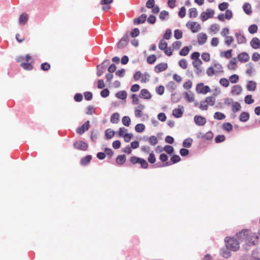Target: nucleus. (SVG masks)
Returning <instances> with one entry per match:
<instances>
[{"label":"nucleus","mask_w":260,"mask_h":260,"mask_svg":"<svg viewBox=\"0 0 260 260\" xmlns=\"http://www.w3.org/2000/svg\"><path fill=\"white\" fill-rule=\"evenodd\" d=\"M251 260H260V248L253 250L251 254Z\"/></svg>","instance_id":"5701e85b"},{"label":"nucleus","mask_w":260,"mask_h":260,"mask_svg":"<svg viewBox=\"0 0 260 260\" xmlns=\"http://www.w3.org/2000/svg\"><path fill=\"white\" fill-rule=\"evenodd\" d=\"M213 66L216 68L217 71H218L219 72H223V68L221 64L218 63L217 61H214L213 62Z\"/></svg>","instance_id":"6e6d98bb"},{"label":"nucleus","mask_w":260,"mask_h":260,"mask_svg":"<svg viewBox=\"0 0 260 260\" xmlns=\"http://www.w3.org/2000/svg\"><path fill=\"white\" fill-rule=\"evenodd\" d=\"M205 102L207 104L213 106L215 104V98L213 96H208L206 98Z\"/></svg>","instance_id":"ea45409f"},{"label":"nucleus","mask_w":260,"mask_h":260,"mask_svg":"<svg viewBox=\"0 0 260 260\" xmlns=\"http://www.w3.org/2000/svg\"><path fill=\"white\" fill-rule=\"evenodd\" d=\"M119 114L118 113H113L111 116L110 121L113 123H117L119 121Z\"/></svg>","instance_id":"2f4dec72"},{"label":"nucleus","mask_w":260,"mask_h":260,"mask_svg":"<svg viewBox=\"0 0 260 260\" xmlns=\"http://www.w3.org/2000/svg\"><path fill=\"white\" fill-rule=\"evenodd\" d=\"M129 37L128 32H126L117 43V47L120 49L124 48L129 42Z\"/></svg>","instance_id":"20e7f679"},{"label":"nucleus","mask_w":260,"mask_h":260,"mask_svg":"<svg viewBox=\"0 0 260 260\" xmlns=\"http://www.w3.org/2000/svg\"><path fill=\"white\" fill-rule=\"evenodd\" d=\"M116 131H105V139L109 140L112 138L116 134Z\"/></svg>","instance_id":"72a5a7b5"},{"label":"nucleus","mask_w":260,"mask_h":260,"mask_svg":"<svg viewBox=\"0 0 260 260\" xmlns=\"http://www.w3.org/2000/svg\"><path fill=\"white\" fill-rule=\"evenodd\" d=\"M186 26L191 29L193 33H196L201 29V26L196 22L189 21L186 23Z\"/></svg>","instance_id":"0eeeda50"},{"label":"nucleus","mask_w":260,"mask_h":260,"mask_svg":"<svg viewBox=\"0 0 260 260\" xmlns=\"http://www.w3.org/2000/svg\"><path fill=\"white\" fill-rule=\"evenodd\" d=\"M185 96L186 99L189 102H192L194 100V95L191 93H189L188 92H185Z\"/></svg>","instance_id":"680f3d73"},{"label":"nucleus","mask_w":260,"mask_h":260,"mask_svg":"<svg viewBox=\"0 0 260 260\" xmlns=\"http://www.w3.org/2000/svg\"><path fill=\"white\" fill-rule=\"evenodd\" d=\"M174 37L176 39L178 40L182 37V32L180 29H176L174 31Z\"/></svg>","instance_id":"603ef678"},{"label":"nucleus","mask_w":260,"mask_h":260,"mask_svg":"<svg viewBox=\"0 0 260 260\" xmlns=\"http://www.w3.org/2000/svg\"><path fill=\"white\" fill-rule=\"evenodd\" d=\"M193 142L192 139L188 138L183 140L182 145L185 148H190Z\"/></svg>","instance_id":"c756f323"},{"label":"nucleus","mask_w":260,"mask_h":260,"mask_svg":"<svg viewBox=\"0 0 260 260\" xmlns=\"http://www.w3.org/2000/svg\"><path fill=\"white\" fill-rule=\"evenodd\" d=\"M171 166V163L170 162H166L164 163H161L160 162H158L156 163L154 166L155 168H161V167H165L167 166Z\"/></svg>","instance_id":"5fc2aeb1"},{"label":"nucleus","mask_w":260,"mask_h":260,"mask_svg":"<svg viewBox=\"0 0 260 260\" xmlns=\"http://www.w3.org/2000/svg\"><path fill=\"white\" fill-rule=\"evenodd\" d=\"M191 49V46L183 47L179 51V54L181 56H186Z\"/></svg>","instance_id":"a878e982"},{"label":"nucleus","mask_w":260,"mask_h":260,"mask_svg":"<svg viewBox=\"0 0 260 260\" xmlns=\"http://www.w3.org/2000/svg\"><path fill=\"white\" fill-rule=\"evenodd\" d=\"M122 122L124 125L128 126L130 124L131 118L129 116H125L122 118Z\"/></svg>","instance_id":"8fccbe9b"},{"label":"nucleus","mask_w":260,"mask_h":260,"mask_svg":"<svg viewBox=\"0 0 260 260\" xmlns=\"http://www.w3.org/2000/svg\"><path fill=\"white\" fill-rule=\"evenodd\" d=\"M231 249L228 248L226 246L220 249V253L221 255L224 258H228L231 256Z\"/></svg>","instance_id":"f3484780"},{"label":"nucleus","mask_w":260,"mask_h":260,"mask_svg":"<svg viewBox=\"0 0 260 260\" xmlns=\"http://www.w3.org/2000/svg\"><path fill=\"white\" fill-rule=\"evenodd\" d=\"M246 88L249 91H254L256 88V83L253 81H249L246 85Z\"/></svg>","instance_id":"c85d7f7f"},{"label":"nucleus","mask_w":260,"mask_h":260,"mask_svg":"<svg viewBox=\"0 0 260 260\" xmlns=\"http://www.w3.org/2000/svg\"><path fill=\"white\" fill-rule=\"evenodd\" d=\"M250 44L251 47L254 49L260 48V40L257 38H253L250 41Z\"/></svg>","instance_id":"4468645a"},{"label":"nucleus","mask_w":260,"mask_h":260,"mask_svg":"<svg viewBox=\"0 0 260 260\" xmlns=\"http://www.w3.org/2000/svg\"><path fill=\"white\" fill-rule=\"evenodd\" d=\"M196 91L198 93L205 94L210 92L211 89L209 86H204L203 83H200L197 85Z\"/></svg>","instance_id":"39448f33"},{"label":"nucleus","mask_w":260,"mask_h":260,"mask_svg":"<svg viewBox=\"0 0 260 260\" xmlns=\"http://www.w3.org/2000/svg\"><path fill=\"white\" fill-rule=\"evenodd\" d=\"M232 50L230 49L226 51L221 52L220 55L221 56H224L226 58H230L232 57Z\"/></svg>","instance_id":"3c124183"},{"label":"nucleus","mask_w":260,"mask_h":260,"mask_svg":"<svg viewBox=\"0 0 260 260\" xmlns=\"http://www.w3.org/2000/svg\"><path fill=\"white\" fill-rule=\"evenodd\" d=\"M28 20V15L25 13H23L19 16V22L21 25H24Z\"/></svg>","instance_id":"cd10ccee"},{"label":"nucleus","mask_w":260,"mask_h":260,"mask_svg":"<svg viewBox=\"0 0 260 260\" xmlns=\"http://www.w3.org/2000/svg\"><path fill=\"white\" fill-rule=\"evenodd\" d=\"M258 29L257 26L256 24H252L248 27V31L250 34H253L257 32Z\"/></svg>","instance_id":"79ce46f5"},{"label":"nucleus","mask_w":260,"mask_h":260,"mask_svg":"<svg viewBox=\"0 0 260 260\" xmlns=\"http://www.w3.org/2000/svg\"><path fill=\"white\" fill-rule=\"evenodd\" d=\"M168 46L167 43L163 39H161L158 44V48L160 50H162L166 49Z\"/></svg>","instance_id":"37998d69"},{"label":"nucleus","mask_w":260,"mask_h":260,"mask_svg":"<svg viewBox=\"0 0 260 260\" xmlns=\"http://www.w3.org/2000/svg\"><path fill=\"white\" fill-rule=\"evenodd\" d=\"M244 101L246 104L248 105L251 104L254 102V100L252 99V95L250 94L245 96Z\"/></svg>","instance_id":"bf43d9fd"},{"label":"nucleus","mask_w":260,"mask_h":260,"mask_svg":"<svg viewBox=\"0 0 260 260\" xmlns=\"http://www.w3.org/2000/svg\"><path fill=\"white\" fill-rule=\"evenodd\" d=\"M185 15H186V9L184 6H183L180 8V10L178 13V15L179 16V17L180 18H183L185 17Z\"/></svg>","instance_id":"69168bd1"},{"label":"nucleus","mask_w":260,"mask_h":260,"mask_svg":"<svg viewBox=\"0 0 260 260\" xmlns=\"http://www.w3.org/2000/svg\"><path fill=\"white\" fill-rule=\"evenodd\" d=\"M237 63V59L236 57L233 58L230 61V64L228 66V68L230 70H235L236 67L235 66Z\"/></svg>","instance_id":"c9c22d12"},{"label":"nucleus","mask_w":260,"mask_h":260,"mask_svg":"<svg viewBox=\"0 0 260 260\" xmlns=\"http://www.w3.org/2000/svg\"><path fill=\"white\" fill-rule=\"evenodd\" d=\"M41 69L44 71H48L50 69V65L47 62L42 63L41 65Z\"/></svg>","instance_id":"0e129e2a"},{"label":"nucleus","mask_w":260,"mask_h":260,"mask_svg":"<svg viewBox=\"0 0 260 260\" xmlns=\"http://www.w3.org/2000/svg\"><path fill=\"white\" fill-rule=\"evenodd\" d=\"M254 64L252 62H249L246 64V67H247V69L246 71V73L247 75L251 76L253 71V69L254 68Z\"/></svg>","instance_id":"473e14b6"},{"label":"nucleus","mask_w":260,"mask_h":260,"mask_svg":"<svg viewBox=\"0 0 260 260\" xmlns=\"http://www.w3.org/2000/svg\"><path fill=\"white\" fill-rule=\"evenodd\" d=\"M207 39V36L206 34L201 32L198 35V43L200 45H202L206 43Z\"/></svg>","instance_id":"dca6fc26"},{"label":"nucleus","mask_w":260,"mask_h":260,"mask_svg":"<svg viewBox=\"0 0 260 260\" xmlns=\"http://www.w3.org/2000/svg\"><path fill=\"white\" fill-rule=\"evenodd\" d=\"M194 121L196 124L198 125H204L206 122L205 118L199 115H196L194 117Z\"/></svg>","instance_id":"2eb2a0df"},{"label":"nucleus","mask_w":260,"mask_h":260,"mask_svg":"<svg viewBox=\"0 0 260 260\" xmlns=\"http://www.w3.org/2000/svg\"><path fill=\"white\" fill-rule=\"evenodd\" d=\"M243 9L247 15H249L252 13L251 7L249 3H244L243 5Z\"/></svg>","instance_id":"393cba45"},{"label":"nucleus","mask_w":260,"mask_h":260,"mask_svg":"<svg viewBox=\"0 0 260 260\" xmlns=\"http://www.w3.org/2000/svg\"><path fill=\"white\" fill-rule=\"evenodd\" d=\"M89 121H86L81 126L78 127L76 128V130H88L89 128Z\"/></svg>","instance_id":"49530a36"},{"label":"nucleus","mask_w":260,"mask_h":260,"mask_svg":"<svg viewBox=\"0 0 260 260\" xmlns=\"http://www.w3.org/2000/svg\"><path fill=\"white\" fill-rule=\"evenodd\" d=\"M229 5L228 3L223 2V3L219 4L218 8L220 11H223L228 8V7H229Z\"/></svg>","instance_id":"4d7b16f0"},{"label":"nucleus","mask_w":260,"mask_h":260,"mask_svg":"<svg viewBox=\"0 0 260 260\" xmlns=\"http://www.w3.org/2000/svg\"><path fill=\"white\" fill-rule=\"evenodd\" d=\"M184 112V107L183 106L178 105V108L173 110V115L176 118L182 117Z\"/></svg>","instance_id":"1a4fd4ad"},{"label":"nucleus","mask_w":260,"mask_h":260,"mask_svg":"<svg viewBox=\"0 0 260 260\" xmlns=\"http://www.w3.org/2000/svg\"><path fill=\"white\" fill-rule=\"evenodd\" d=\"M180 96H179L177 93H172L171 94V101L173 102V103H177L180 100Z\"/></svg>","instance_id":"09e8293b"},{"label":"nucleus","mask_w":260,"mask_h":260,"mask_svg":"<svg viewBox=\"0 0 260 260\" xmlns=\"http://www.w3.org/2000/svg\"><path fill=\"white\" fill-rule=\"evenodd\" d=\"M219 83L222 86H223L225 87H228L230 84L229 80L224 78L220 79V81H219Z\"/></svg>","instance_id":"864d4df0"},{"label":"nucleus","mask_w":260,"mask_h":260,"mask_svg":"<svg viewBox=\"0 0 260 260\" xmlns=\"http://www.w3.org/2000/svg\"><path fill=\"white\" fill-rule=\"evenodd\" d=\"M242 91V87L239 85H235L232 87L231 93L233 95H239Z\"/></svg>","instance_id":"aec40b11"},{"label":"nucleus","mask_w":260,"mask_h":260,"mask_svg":"<svg viewBox=\"0 0 260 260\" xmlns=\"http://www.w3.org/2000/svg\"><path fill=\"white\" fill-rule=\"evenodd\" d=\"M139 97L146 100H149L151 98V94L147 89H142L141 90V93Z\"/></svg>","instance_id":"f8f14e48"},{"label":"nucleus","mask_w":260,"mask_h":260,"mask_svg":"<svg viewBox=\"0 0 260 260\" xmlns=\"http://www.w3.org/2000/svg\"><path fill=\"white\" fill-rule=\"evenodd\" d=\"M146 18L147 15L145 14H143L141 15L139 17L135 18L133 20V22L135 25L143 23L145 22Z\"/></svg>","instance_id":"9b49d317"},{"label":"nucleus","mask_w":260,"mask_h":260,"mask_svg":"<svg viewBox=\"0 0 260 260\" xmlns=\"http://www.w3.org/2000/svg\"><path fill=\"white\" fill-rule=\"evenodd\" d=\"M198 137L204 138L207 140H210L213 137V134L212 133V131H208L206 133L201 132L198 135Z\"/></svg>","instance_id":"ddd939ff"},{"label":"nucleus","mask_w":260,"mask_h":260,"mask_svg":"<svg viewBox=\"0 0 260 260\" xmlns=\"http://www.w3.org/2000/svg\"><path fill=\"white\" fill-rule=\"evenodd\" d=\"M179 64L180 67L183 69H185L187 68V62L184 59H181L179 62Z\"/></svg>","instance_id":"338daca9"},{"label":"nucleus","mask_w":260,"mask_h":260,"mask_svg":"<svg viewBox=\"0 0 260 260\" xmlns=\"http://www.w3.org/2000/svg\"><path fill=\"white\" fill-rule=\"evenodd\" d=\"M126 160V157L124 154L119 155L116 158V162L119 165H123Z\"/></svg>","instance_id":"7c9ffc66"},{"label":"nucleus","mask_w":260,"mask_h":260,"mask_svg":"<svg viewBox=\"0 0 260 260\" xmlns=\"http://www.w3.org/2000/svg\"><path fill=\"white\" fill-rule=\"evenodd\" d=\"M249 114L246 112H242L239 116V120L242 122H246L249 119Z\"/></svg>","instance_id":"bb28decb"},{"label":"nucleus","mask_w":260,"mask_h":260,"mask_svg":"<svg viewBox=\"0 0 260 260\" xmlns=\"http://www.w3.org/2000/svg\"><path fill=\"white\" fill-rule=\"evenodd\" d=\"M225 246L233 251H236L239 248V243L236 239L226 237L225 238Z\"/></svg>","instance_id":"f03ea898"},{"label":"nucleus","mask_w":260,"mask_h":260,"mask_svg":"<svg viewBox=\"0 0 260 260\" xmlns=\"http://www.w3.org/2000/svg\"><path fill=\"white\" fill-rule=\"evenodd\" d=\"M148 160L150 164H154L156 161L155 155L153 152L149 154Z\"/></svg>","instance_id":"774afa93"},{"label":"nucleus","mask_w":260,"mask_h":260,"mask_svg":"<svg viewBox=\"0 0 260 260\" xmlns=\"http://www.w3.org/2000/svg\"><path fill=\"white\" fill-rule=\"evenodd\" d=\"M237 236L240 240L245 241L249 245H255L257 243L258 237L247 230H242Z\"/></svg>","instance_id":"f257e3e1"},{"label":"nucleus","mask_w":260,"mask_h":260,"mask_svg":"<svg viewBox=\"0 0 260 260\" xmlns=\"http://www.w3.org/2000/svg\"><path fill=\"white\" fill-rule=\"evenodd\" d=\"M88 146V144L82 141H77L74 143V147L77 150L85 151Z\"/></svg>","instance_id":"6e6552de"},{"label":"nucleus","mask_w":260,"mask_h":260,"mask_svg":"<svg viewBox=\"0 0 260 260\" xmlns=\"http://www.w3.org/2000/svg\"><path fill=\"white\" fill-rule=\"evenodd\" d=\"M235 37L237 38L238 44H245L246 42V37L241 34L240 32L235 33Z\"/></svg>","instance_id":"a211bd4d"},{"label":"nucleus","mask_w":260,"mask_h":260,"mask_svg":"<svg viewBox=\"0 0 260 260\" xmlns=\"http://www.w3.org/2000/svg\"><path fill=\"white\" fill-rule=\"evenodd\" d=\"M223 130H232L233 125L230 122L224 123L222 125Z\"/></svg>","instance_id":"e2e57ef3"},{"label":"nucleus","mask_w":260,"mask_h":260,"mask_svg":"<svg viewBox=\"0 0 260 260\" xmlns=\"http://www.w3.org/2000/svg\"><path fill=\"white\" fill-rule=\"evenodd\" d=\"M214 14V11L212 9H207L206 12H203L201 14V19L203 21H205L208 18H212Z\"/></svg>","instance_id":"423d86ee"},{"label":"nucleus","mask_w":260,"mask_h":260,"mask_svg":"<svg viewBox=\"0 0 260 260\" xmlns=\"http://www.w3.org/2000/svg\"><path fill=\"white\" fill-rule=\"evenodd\" d=\"M239 60L242 62H245L249 60V56L247 53L242 52L240 53L238 56Z\"/></svg>","instance_id":"6ab92c4d"},{"label":"nucleus","mask_w":260,"mask_h":260,"mask_svg":"<svg viewBox=\"0 0 260 260\" xmlns=\"http://www.w3.org/2000/svg\"><path fill=\"white\" fill-rule=\"evenodd\" d=\"M156 60V56L154 54L149 55L147 59V61L149 64H153Z\"/></svg>","instance_id":"a19ab883"},{"label":"nucleus","mask_w":260,"mask_h":260,"mask_svg":"<svg viewBox=\"0 0 260 260\" xmlns=\"http://www.w3.org/2000/svg\"><path fill=\"white\" fill-rule=\"evenodd\" d=\"M168 64L165 62H161L158 64H157L154 67V71L156 73H159L160 72H163L166 70L168 69Z\"/></svg>","instance_id":"9d476101"},{"label":"nucleus","mask_w":260,"mask_h":260,"mask_svg":"<svg viewBox=\"0 0 260 260\" xmlns=\"http://www.w3.org/2000/svg\"><path fill=\"white\" fill-rule=\"evenodd\" d=\"M181 160L180 157L178 155H174L171 158V165L179 162Z\"/></svg>","instance_id":"4c0bfd02"},{"label":"nucleus","mask_w":260,"mask_h":260,"mask_svg":"<svg viewBox=\"0 0 260 260\" xmlns=\"http://www.w3.org/2000/svg\"><path fill=\"white\" fill-rule=\"evenodd\" d=\"M197 15L198 12L196 8H191L189 10V16L190 18H195Z\"/></svg>","instance_id":"e433bc0d"},{"label":"nucleus","mask_w":260,"mask_h":260,"mask_svg":"<svg viewBox=\"0 0 260 260\" xmlns=\"http://www.w3.org/2000/svg\"><path fill=\"white\" fill-rule=\"evenodd\" d=\"M21 67L25 70L30 71L32 70L33 66L30 63L22 62L20 64Z\"/></svg>","instance_id":"f704fd0d"},{"label":"nucleus","mask_w":260,"mask_h":260,"mask_svg":"<svg viewBox=\"0 0 260 260\" xmlns=\"http://www.w3.org/2000/svg\"><path fill=\"white\" fill-rule=\"evenodd\" d=\"M143 140L144 141H148L149 144L152 145H155L158 142L157 138L154 136H152L150 137H144Z\"/></svg>","instance_id":"412c9836"},{"label":"nucleus","mask_w":260,"mask_h":260,"mask_svg":"<svg viewBox=\"0 0 260 260\" xmlns=\"http://www.w3.org/2000/svg\"><path fill=\"white\" fill-rule=\"evenodd\" d=\"M92 156L91 155H87L81 158L80 160V164L82 166H86L90 162Z\"/></svg>","instance_id":"b1692460"},{"label":"nucleus","mask_w":260,"mask_h":260,"mask_svg":"<svg viewBox=\"0 0 260 260\" xmlns=\"http://www.w3.org/2000/svg\"><path fill=\"white\" fill-rule=\"evenodd\" d=\"M225 115L221 112H216L214 113V118L215 119H217L218 120H222L225 118Z\"/></svg>","instance_id":"de8ad7c7"},{"label":"nucleus","mask_w":260,"mask_h":260,"mask_svg":"<svg viewBox=\"0 0 260 260\" xmlns=\"http://www.w3.org/2000/svg\"><path fill=\"white\" fill-rule=\"evenodd\" d=\"M140 34L139 29L138 28H135L134 29L132 30L131 32V36L133 38H135L138 36Z\"/></svg>","instance_id":"052dcab7"},{"label":"nucleus","mask_w":260,"mask_h":260,"mask_svg":"<svg viewBox=\"0 0 260 260\" xmlns=\"http://www.w3.org/2000/svg\"><path fill=\"white\" fill-rule=\"evenodd\" d=\"M100 135L99 131H91L90 139L92 141L95 142Z\"/></svg>","instance_id":"58836bf2"},{"label":"nucleus","mask_w":260,"mask_h":260,"mask_svg":"<svg viewBox=\"0 0 260 260\" xmlns=\"http://www.w3.org/2000/svg\"><path fill=\"white\" fill-rule=\"evenodd\" d=\"M110 63V60L106 59L104 60L100 64L96 66V75L98 77L102 75L104 72L106 70L107 66Z\"/></svg>","instance_id":"7ed1b4c3"},{"label":"nucleus","mask_w":260,"mask_h":260,"mask_svg":"<svg viewBox=\"0 0 260 260\" xmlns=\"http://www.w3.org/2000/svg\"><path fill=\"white\" fill-rule=\"evenodd\" d=\"M229 80L231 83H236L239 80V76L236 74L232 75L230 77Z\"/></svg>","instance_id":"13d9d810"},{"label":"nucleus","mask_w":260,"mask_h":260,"mask_svg":"<svg viewBox=\"0 0 260 260\" xmlns=\"http://www.w3.org/2000/svg\"><path fill=\"white\" fill-rule=\"evenodd\" d=\"M241 106L238 102H235L232 106V111L233 112H237L240 110Z\"/></svg>","instance_id":"a18cd8bd"},{"label":"nucleus","mask_w":260,"mask_h":260,"mask_svg":"<svg viewBox=\"0 0 260 260\" xmlns=\"http://www.w3.org/2000/svg\"><path fill=\"white\" fill-rule=\"evenodd\" d=\"M115 96L119 99L124 100L125 102V100L127 98V93L125 90L119 91L115 94Z\"/></svg>","instance_id":"4be33fe9"},{"label":"nucleus","mask_w":260,"mask_h":260,"mask_svg":"<svg viewBox=\"0 0 260 260\" xmlns=\"http://www.w3.org/2000/svg\"><path fill=\"white\" fill-rule=\"evenodd\" d=\"M164 151L169 154H172L174 151V148L171 145H166L164 148Z\"/></svg>","instance_id":"c03bdc74"}]
</instances>
